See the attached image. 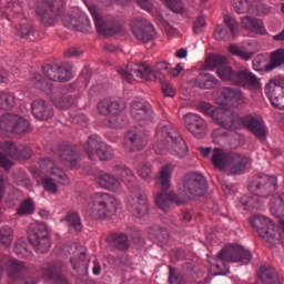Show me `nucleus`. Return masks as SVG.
I'll return each mask as SVG.
<instances>
[{
    "instance_id": "obj_22",
    "label": "nucleus",
    "mask_w": 284,
    "mask_h": 284,
    "mask_svg": "<svg viewBox=\"0 0 284 284\" xmlns=\"http://www.w3.org/2000/svg\"><path fill=\"white\" fill-rule=\"evenodd\" d=\"M39 165L42 174L54 176L61 185H70V179L65 172L59 169L50 159L39 160Z\"/></svg>"
},
{
    "instance_id": "obj_1",
    "label": "nucleus",
    "mask_w": 284,
    "mask_h": 284,
    "mask_svg": "<svg viewBox=\"0 0 284 284\" xmlns=\"http://www.w3.org/2000/svg\"><path fill=\"white\" fill-rule=\"evenodd\" d=\"M120 209V199H116V196L110 193L97 192L88 199L84 206V214L93 219V221H105L116 216Z\"/></svg>"
},
{
    "instance_id": "obj_10",
    "label": "nucleus",
    "mask_w": 284,
    "mask_h": 284,
    "mask_svg": "<svg viewBox=\"0 0 284 284\" xmlns=\"http://www.w3.org/2000/svg\"><path fill=\"white\" fill-rule=\"evenodd\" d=\"M4 270L9 281L12 283L21 281V284H34L33 277H26L27 274H30V266L23 261L10 258L4 263Z\"/></svg>"
},
{
    "instance_id": "obj_55",
    "label": "nucleus",
    "mask_w": 284,
    "mask_h": 284,
    "mask_svg": "<svg viewBox=\"0 0 284 284\" xmlns=\"http://www.w3.org/2000/svg\"><path fill=\"white\" fill-rule=\"evenodd\" d=\"M233 8L237 14L252 11V4L247 0H233Z\"/></svg>"
},
{
    "instance_id": "obj_23",
    "label": "nucleus",
    "mask_w": 284,
    "mask_h": 284,
    "mask_svg": "<svg viewBox=\"0 0 284 284\" xmlns=\"http://www.w3.org/2000/svg\"><path fill=\"white\" fill-rule=\"evenodd\" d=\"M233 85H239L246 90H254V88H258L260 85L258 77L246 69L235 71Z\"/></svg>"
},
{
    "instance_id": "obj_9",
    "label": "nucleus",
    "mask_w": 284,
    "mask_h": 284,
    "mask_svg": "<svg viewBox=\"0 0 284 284\" xmlns=\"http://www.w3.org/2000/svg\"><path fill=\"white\" fill-rule=\"evenodd\" d=\"M29 242L38 254H45L52 247L45 224H31L29 227Z\"/></svg>"
},
{
    "instance_id": "obj_62",
    "label": "nucleus",
    "mask_w": 284,
    "mask_h": 284,
    "mask_svg": "<svg viewBox=\"0 0 284 284\" xmlns=\"http://www.w3.org/2000/svg\"><path fill=\"white\" fill-rule=\"evenodd\" d=\"M34 33V28L30 24H21L19 28L20 37H30V34Z\"/></svg>"
},
{
    "instance_id": "obj_7",
    "label": "nucleus",
    "mask_w": 284,
    "mask_h": 284,
    "mask_svg": "<svg viewBox=\"0 0 284 284\" xmlns=\"http://www.w3.org/2000/svg\"><path fill=\"white\" fill-rule=\"evenodd\" d=\"M125 110V102L118 98H104L98 103V112L102 116H112L109 120V128H123L119 121V114Z\"/></svg>"
},
{
    "instance_id": "obj_43",
    "label": "nucleus",
    "mask_w": 284,
    "mask_h": 284,
    "mask_svg": "<svg viewBox=\"0 0 284 284\" xmlns=\"http://www.w3.org/2000/svg\"><path fill=\"white\" fill-rule=\"evenodd\" d=\"M280 65H284V49H277L272 52L266 70H274L280 68Z\"/></svg>"
},
{
    "instance_id": "obj_27",
    "label": "nucleus",
    "mask_w": 284,
    "mask_h": 284,
    "mask_svg": "<svg viewBox=\"0 0 284 284\" xmlns=\"http://www.w3.org/2000/svg\"><path fill=\"white\" fill-rule=\"evenodd\" d=\"M113 174L116 175L118 179H121L131 192L135 190V187H139L136 184V176H134V173L130 168L125 165H115L113 168Z\"/></svg>"
},
{
    "instance_id": "obj_53",
    "label": "nucleus",
    "mask_w": 284,
    "mask_h": 284,
    "mask_svg": "<svg viewBox=\"0 0 284 284\" xmlns=\"http://www.w3.org/2000/svg\"><path fill=\"white\" fill-rule=\"evenodd\" d=\"M13 128L16 134H23L30 130V122L22 116L16 115V125Z\"/></svg>"
},
{
    "instance_id": "obj_47",
    "label": "nucleus",
    "mask_w": 284,
    "mask_h": 284,
    "mask_svg": "<svg viewBox=\"0 0 284 284\" xmlns=\"http://www.w3.org/2000/svg\"><path fill=\"white\" fill-rule=\"evenodd\" d=\"M225 63H227V58L219 54L209 55L205 61L207 70H214V68L225 65Z\"/></svg>"
},
{
    "instance_id": "obj_31",
    "label": "nucleus",
    "mask_w": 284,
    "mask_h": 284,
    "mask_svg": "<svg viewBox=\"0 0 284 284\" xmlns=\"http://www.w3.org/2000/svg\"><path fill=\"white\" fill-rule=\"evenodd\" d=\"M222 97L231 108H239L245 103V95L240 89L224 88L222 90Z\"/></svg>"
},
{
    "instance_id": "obj_34",
    "label": "nucleus",
    "mask_w": 284,
    "mask_h": 284,
    "mask_svg": "<svg viewBox=\"0 0 284 284\" xmlns=\"http://www.w3.org/2000/svg\"><path fill=\"white\" fill-rule=\"evenodd\" d=\"M155 205L159 207V210H162V212H170L172 205L174 203L179 204V197L174 193H158L155 195Z\"/></svg>"
},
{
    "instance_id": "obj_42",
    "label": "nucleus",
    "mask_w": 284,
    "mask_h": 284,
    "mask_svg": "<svg viewBox=\"0 0 284 284\" xmlns=\"http://www.w3.org/2000/svg\"><path fill=\"white\" fill-rule=\"evenodd\" d=\"M71 265L80 276H83V273L88 272V265L85 266V254L81 252L73 255L71 257Z\"/></svg>"
},
{
    "instance_id": "obj_5",
    "label": "nucleus",
    "mask_w": 284,
    "mask_h": 284,
    "mask_svg": "<svg viewBox=\"0 0 284 284\" xmlns=\"http://www.w3.org/2000/svg\"><path fill=\"white\" fill-rule=\"evenodd\" d=\"M10 156V158H8ZM32 149L18 145L12 142L0 143V165L6 172H10L14 162L10 159H30Z\"/></svg>"
},
{
    "instance_id": "obj_6",
    "label": "nucleus",
    "mask_w": 284,
    "mask_h": 284,
    "mask_svg": "<svg viewBox=\"0 0 284 284\" xmlns=\"http://www.w3.org/2000/svg\"><path fill=\"white\" fill-rule=\"evenodd\" d=\"M199 110L202 112V114H205V116H211L214 123L221 128H224V130H227V128H234L236 123L234 112L230 109H225L223 106L213 109L212 104L201 102L199 104Z\"/></svg>"
},
{
    "instance_id": "obj_25",
    "label": "nucleus",
    "mask_w": 284,
    "mask_h": 284,
    "mask_svg": "<svg viewBox=\"0 0 284 284\" xmlns=\"http://www.w3.org/2000/svg\"><path fill=\"white\" fill-rule=\"evenodd\" d=\"M131 28L135 39L143 43H148L156 37V31L152 24H144L141 21H135L132 22Z\"/></svg>"
},
{
    "instance_id": "obj_50",
    "label": "nucleus",
    "mask_w": 284,
    "mask_h": 284,
    "mask_svg": "<svg viewBox=\"0 0 284 284\" xmlns=\"http://www.w3.org/2000/svg\"><path fill=\"white\" fill-rule=\"evenodd\" d=\"M18 216L34 214V202L31 199L24 200L17 209Z\"/></svg>"
},
{
    "instance_id": "obj_56",
    "label": "nucleus",
    "mask_w": 284,
    "mask_h": 284,
    "mask_svg": "<svg viewBox=\"0 0 284 284\" xmlns=\"http://www.w3.org/2000/svg\"><path fill=\"white\" fill-rule=\"evenodd\" d=\"M207 28V18L205 16H199L193 22L194 34H201L205 32Z\"/></svg>"
},
{
    "instance_id": "obj_41",
    "label": "nucleus",
    "mask_w": 284,
    "mask_h": 284,
    "mask_svg": "<svg viewBox=\"0 0 284 284\" xmlns=\"http://www.w3.org/2000/svg\"><path fill=\"white\" fill-rule=\"evenodd\" d=\"M270 210L274 216H284V193L275 194L270 201Z\"/></svg>"
},
{
    "instance_id": "obj_18",
    "label": "nucleus",
    "mask_w": 284,
    "mask_h": 284,
    "mask_svg": "<svg viewBox=\"0 0 284 284\" xmlns=\"http://www.w3.org/2000/svg\"><path fill=\"white\" fill-rule=\"evenodd\" d=\"M278 190V178L276 175H261L255 181V196L261 199H267L271 194H274Z\"/></svg>"
},
{
    "instance_id": "obj_49",
    "label": "nucleus",
    "mask_w": 284,
    "mask_h": 284,
    "mask_svg": "<svg viewBox=\"0 0 284 284\" xmlns=\"http://www.w3.org/2000/svg\"><path fill=\"white\" fill-rule=\"evenodd\" d=\"M14 239V232L10 226H2L0 229V243L6 245V247H10L12 245V240Z\"/></svg>"
},
{
    "instance_id": "obj_16",
    "label": "nucleus",
    "mask_w": 284,
    "mask_h": 284,
    "mask_svg": "<svg viewBox=\"0 0 284 284\" xmlns=\"http://www.w3.org/2000/svg\"><path fill=\"white\" fill-rule=\"evenodd\" d=\"M119 74L123 77L124 81L128 83H134V81H150V79H156V72L150 67H144V71L139 68V65H128L126 69L119 68Z\"/></svg>"
},
{
    "instance_id": "obj_52",
    "label": "nucleus",
    "mask_w": 284,
    "mask_h": 284,
    "mask_svg": "<svg viewBox=\"0 0 284 284\" xmlns=\"http://www.w3.org/2000/svg\"><path fill=\"white\" fill-rule=\"evenodd\" d=\"M217 77L222 80V81H229L230 83H234V74H236V71L232 70V67H220L217 69Z\"/></svg>"
},
{
    "instance_id": "obj_59",
    "label": "nucleus",
    "mask_w": 284,
    "mask_h": 284,
    "mask_svg": "<svg viewBox=\"0 0 284 284\" xmlns=\"http://www.w3.org/2000/svg\"><path fill=\"white\" fill-rule=\"evenodd\" d=\"M172 12H183V2L181 0H162Z\"/></svg>"
},
{
    "instance_id": "obj_48",
    "label": "nucleus",
    "mask_w": 284,
    "mask_h": 284,
    "mask_svg": "<svg viewBox=\"0 0 284 284\" xmlns=\"http://www.w3.org/2000/svg\"><path fill=\"white\" fill-rule=\"evenodd\" d=\"M242 205L245 210L251 211L261 210V207H263V203H261V199H258V195L252 197L243 196Z\"/></svg>"
},
{
    "instance_id": "obj_21",
    "label": "nucleus",
    "mask_w": 284,
    "mask_h": 284,
    "mask_svg": "<svg viewBox=\"0 0 284 284\" xmlns=\"http://www.w3.org/2000/svg\"><path fill=\"white\" fill-rule=\"evenodd\" d=\"M148 145V134L139 129H131L124 142V150L126 152H136V150H143Z\"/></svg>"
},
{
    "instance_id": "obj_58",
    "label": "nucleus",
    "mask_w": 284,
    "mask_h": 284,
    "mask_svg": "<svg viewBox=\"0 0 284 284\" xmlns=\"http://www.w3.org/2000/svg\"><path fill=\"white\" fill-rule=\"evenodd\" d=\"M224 23L227 26V28L230 29V32H231V34H233V37H236V34H239V22L236 20H234L230 16H225Z\"/></svg>"
},
{
    "instance_id": "obj_11",
    "label": "nucleus",
    "mask_w": 284,
    "mask_h": 284,
    "mask_svg": "<svg viewBox=\"0 0 284 284\" xmlns=\"http://www.w3.org/2000/svg\"><path fill=\"white\" fill-rule=\"evenodd\" d=\"M183 192L189 197L205 195V192H207V179L199 172L187 173L183 178Z\"/></svg>"
},
{
    "instance_id": "obj_30",
    "label": "nucleus",
    "mask_w": 284,
    "mask_h": 284,
    "mask_svg": "<svg viewBox=\"0 0 284 284\" xmlns=\"http://www.w3.org/2000/svg\"><path fill=\"white\" fill-rule=\"evenodd\" d=\"M131 116L134 121H152V109L145 102H133Z\"/></svg>"
},
{
    "instance_id": "obj_45",
    "label": "nucleus",
    "mask_w": 284,
    "mask_h": 284,
    "mask_svg": "<svg viewBox=\"0 0 284 284\" xmlns=\"http://www.w3.org/2000/svg\"><path fill=\"white\" fill-rule=\"evenodd\" d=\"M17 123V115L7 113L0 120V129L4 132H14V125Z\"/></svg>"
},
{
    "instance_id": "obj_32",
    "label": "nucleus",
    "mask_w": 284,
    "mask_h": 284,
    "mask_svg": "<svg viewBox=\"0 0 284 284\" xmlns=\"http://www.w3.org/2000/svg\"><path fill=\"white\" fill-rule=\"evenodd\" d=\"M89 12L92 16V19L94 21V26L97 28V32L99 34H103L104 37H110L114 33V29L110 28L108 22L99 14V11H97V7H89Z\"/></svg>"
},
{
    "instance_id": "obj_64",
    "label": "nucleus",
    "mask_w": 284,
    "mask_h": 284,
    "mask_svg": "<svg viewBox=\"0 0 284 284\" xmlns=\"http://www.w3.org/2000/svg\"><path fill=\"white\" fill-rule=\"evenodd\" d=\"M14 252L18 256H26V252H28V247L22 241H19L14 244Z\"/></svg>"
},
{
    "instance_id": "obj_46",
    "label": "nucleus",
    "mask_w": 284,
    "mask_h": 284,
    "mask_svg": "<svg viewBox=\"0 0 284 284\" xmlns=\"http://www.w3.org/2000/svg\"><path fill=\"white\" fill-rule=\"evenodd\" d=\"M97 156L100 161H111V159H114V150L105 143L100 144L98 152L95 153V159Z\"/></svg>"
},
{
    "instance_id": "obj_4",
    "label": "nucleus",
    "mask_w": 284,
    "mask_h": 284,
    "mask_svg": "<svg viewBox=\"0 0 284 284\" xmlns=\"http://www.w3.org/2000/svg\"><path fill=\"white\" fill-rule=\"evenodd\" d=\"M32 82L34 83L36 88H39L42 92L48 94L49 99L60 110H68L74 105V98L70 95H64L65 89H54L52 83L45 82L41 74L36 73L32 78Z\"/></svg>"
},
{
    "instance_id": "obj_37",
    "label": "nucleus",
    "mask_w": 284,
    "mask_h": 284,
    "mask_svg": "<svg viewBox=\"0 0 284 284\" xmlns=\"http://www.w3.org/2000/svg\"><path fill=\"white\" fill-rule=\"evenodd\" d=\"M106 242L115 250H120L121 252H125L130 247V241L128 240V235L123 233H112L106 237Z\"/></svg>"
},
{
    "instance_id": "obj_60",
    "label": "nucleus",
    "mask_w": 284,
    "mask_h": 284,
    "mask_svg": "<svg viewBox=\"0 0 284 284\" xmlns=\"http://www.w3.org/2000/svg\"><path fill=\"white\" fill-rule=\"evenodd\" d=\"M169 281L171 284H185V280L183 277L176 275V268L170 266V276Z\"/></svg>"
},
{
    "instance_id": "obj_3",
    "label": "nucleus",
    "mask_w": 284,
    "mask_h": 284,
    "mask_svg": "<svg viewBox=\"0 0 284 284\" xmlns=\"http://www.w3.org/2000/svg\"><path fill=\"white\" fill-rule=\"evenodd\" d=\"M156 136L162 143L155 146L156 154H163L161 148H165V143H169L171 154L179 159L187 156V144L172 124L169 123L160 126L156 130Z\"/></svg>"
},
{
    "instance_id": "obj_8",
    "label": "nucleus",
    "mask_w": 284,
    "mask_h": 284,
    "mask_svg": "<svg viewBox=\"0 0 284 284\" xmlns=\"http://www.w3.org/2000/svg\"><path fill=\"white\" fill-rule=\"evenodd\" d=\"M235 118V125L227 128L226 130H239L241 125H244L256 139L260 141H264L267 136V126L265 125V121L258 116L254 115H245L243 118L239 116L237 114L233 113Z\"/></svg>"
},
{
    "instance_id": "obj_26",
    "label": "nucleus",
    "mask_w": 284,
    "mask_h": 284,
    "mask_svg": "<svg viewBox=\"0 0 284 284\" xmlns=\"http://www.w3.org/2000/svg\"><path fill=\"white\" fill-rule=\"evenodd\" d=\"M32 114L39 121H48L54 116V109L45 100H36L31 105Z\"/></svg>"
},
{
    "instance_id": "obj_14",
    "label": "nucleus",
    "mask_w": 284,
    "mask_h": 284,
    "mask_svg": "<svg viewBox=\"0 0 284 284\" xmlns=\"http://www.w3.org/2000/svg\"><path fill=\"white\" fill-rule=\"evenodd\" d=\"M250 223L266 243H274L276 241V226L271 219L265 215H253Z\"/></svg>"
},
{
    "instance_id": "obj_39",
    "label": "nucleus",
    "mask_w": 284,
    "mask_h": 284,
    "mask_svg": "<svg viewBox=\"0 0 284 284\" xmlns=\"http://www.w3.org/2000/svg\"><path fill=\"white\" fill-rule=\"evenodd\" d=\"M104 142L101 141L99 135L89 136L84 151L91 161H97V152H99V148H101Z\"/></svg>"
},
{
    "instance_id": "obj_54",
    "label": "nucleus",
    "mask_w": 284,
    "mask_h": 284,
    "mask_svg": "<svg viewBox=\"0 0 284 284\" xmlns=\"http://www.w3.org/2000/svg\"><path fill=\"white\" fill-rule=\"evenodd\" d=\"M41 183L48 194H57L59 192V184L52 178H42Z\"/></svg>"
},
{
    "instance_id": "obj_38",
    "label": "nucleus",
    "mask_w": 284,
    "mask_h": 284,
    "mask_svg": "<svg viewBox=\"0 0 284 284\" xmlns=\"http://www.w3.org/2000/svg\"><path fill=\"white\" fill-rule=\"evenodd\" d=\"M61 221H65L70 232H82L83 231V222L81 221V215L77 211H69L64 219Z\"/></svg>"
},
{
    "instance_id": "obj_20",
    "label": "nucleus",
    "mask_w": 284,
    "mask_h": 284,
    "mask_svg": "<svg viewBox=\"0 0 284 284\" xmlns=\"http://www.w3.org/2000/svg\"><path fill=\"white\" fill-rule=\"evenodd\" d=\"M184 124L186 130L196 139H203L207 134V122L196 113H187L184 116Z\"/></svg>"
},
{
    "instance_id": "obj_33",
    "label": "nucleus",
    "mask_w": 284,
    "mask_h": 284,
    "mask_svg": "<svg viewBox=\"0 0 284 284\" xmlns=\"http://www.w3.org/2000/svg\"><path fill=\"white\" fill-rule=\"evenodd\" d=\"M60 159L68 168L77 169V146L62 144L60 146Z\"/></svg>"
},
{
    "instance_id": "obj_17",
    "label": "nucleus",
    "mask_w": 284,
    "mask_h": 284,
    "mask_svg": "<svg viewBox=\"0 0 284 284\" xmlns=\"http://www.w3.org/2000/svg\"><path fill=\"white\" fill-rule=\"evenodd\" d=\"M264 90L271 105L277 110H284V79L271 80Z\"/></svg>"
},
{
    "instance_id": "obj_36",
    "label": "nucleus",
    "mask_w": 284,
    "mask_h": 284,
    "mask_svg": "<svg viewBox=\"0 0 284 284\" xmlns=\"http://www.w3.org/2000/svg\"><path fill=\"white\" fill-rule=\"evenodd\" d=\"M43 278L52 281L54 284H70L68 278L59 272L54 265H45L41 270Z\"/></svg>"
},
{
    "instance_id": "obj_51",
    "label": "nucleus",
    "mask_w": 284,
    "mask_h": 284,
    "mask_svg": "<svg viewBox=\"0 0 284 284\" xmlns=\"http://www.w3.org/2000/svg\"><path fill=\"white\" fill-rule=\"evenodd\" d=\"M63 24L70 30H75V32H83V18L68 17L63 20Z\"/></svg>"
},
{
    "instance_id": "obj_13",
    "label": "nucleus",
    "mask_w": 284,
    "mask_h": 284,
    "mask_svg": "<svg viewBox=\"0 0 284 284\" xmlns=\"http://www.w3.org/2000/svg\"><path fill=\"white\" fill-rule=\"evenodd\" d=\"M217 256L225 263H241L242 265H248L250 261H252L250 250L239 244L225 246Z\"/></svg>"
},
{
    "instance_id": "obj_63",
    "label": "nucleus",
    "mask_w": 284,
    "mask_h": 284,
    "mask_svg": "<svg viewBox=\"0 0 284 284\" xmlns=\"http://www.w3.org/2000/svg\"><path fill=\"white\" fill-rule=\"evenodd\" d=\"M214 38L217 41H223V39L227 38V30H225V28H223V26H217L214 31Z\"/></svg>"
},
{
    "instance_id": "obj_15",
    "label": "nucleus",
    "mask_w": 284,
    "mask_h": 284,
    "mask_svg": "<svg viewBox=\"0 0 284 284\" xmlns=\"http://www.w3.org/2000/svg\"><path fill=\"white\" fill-rule=\"evenodd\" d=\"M126 205L128 210H130L133 216H138V219H143V216L148 215L150 210V205L148 204V195L141 192V186H135V189L131 191Z\"/></svg>"
},
{
    "instance_id": "obj_61",
    "label": "nucleus",
    "mask_w": 284,
    "mask_h": 284,
    "mask_svg": "<svg viewBox=\"0 0 284 284\" xmlns=\"http://www.w3.org/2000/svg\"><path fill=\"white\" fill-rule=\"evenodd\" d=\"M162 92L164 97H174L176 94L174 87H172L168 81L162 82Z\"/></svg>"
},
{
    "instance_id": "obj_29",
    "label": "nucleus",
    "mask_w": 284,
    "mask_h": 284,
    "mask_svg": "<svg viewBox=\"0 0 284 284\" xmlns=\"http://www.w3.org/2000/svg\"><path fill=\"white\" fill-rule=\"evenodd\" d=\"M241 24L243 30L253 32V34H267L265 24H263V21H261L258 18H252L250 16L242 17Z\"/></svg>"
},
{
    "instance_id": "obj_19",
    "label": "nucleus",
    "mask_w": 284,
    "mask_h": 284,
    "mask_svg": "<svg viewBox=\"0 0 284 284\" xmlns=\"http://www.w3.org/2000/svg\"><path fill=\"white\" fill-rule=\"evenodd\" d=\"M42 72L47 79L50 81H60V83H65L72 79V67L68 63H62L59 65H44Z\"/></svg>"
},
{
    "instance_id": "obj_44",
    "label": "nucleus",
    "mask_w": 284,
    "mask_h": 284,
    "mask_svg": "<svg viewBox=\"0 0 284 284\" xmlns=\"http://www.w3.org/2000/svg\"><path fill=\"white\" fill-rule=\"evenodd\" d=\"M17 105V97L10 92H0V108L2 110H12Z\"/></svg>"
},
{
    "instance_id": "obj_35",
    "label": "nucleus",
    "mask_w": 284,
    "mask_h": 284,
    "mask_svg": "<svg viewBox=\"0 0 284 284\" xmlns=\"http://www.w3.org/2000/svg\"><path fill=\"white\" fill-rule=\"evenodd\" d=\"M172 172H174V164L172 163L161 168L156 179V185L162 190V192H168V190H170Z\"/></svg>"
},
{
    "instance_id": "obj_40",
    "label": "nucleus",
    "mask_w": 284,
    "mask_h": 284,
    "mask_svg": "<svg viewBox=\"0 0 284 284\" xmlns=\"http://www.w3.org/2000/svg\"><path fill=\"white\" fill-rule=\"evenodd\" d=\"M195 84L199 88H202V90H212V88H216V85H219V79L212 74L200 73L195 78Z\"/></svg>"
},
{
    "instance_id": "obj_57",
    "label": "nucleus",
    "mask_w": 284,
    "mask_h": 284,
    "mask_svg": "<svg viewBox=\"0 0 284 284\" xmlns=\"http://www.w3.org/2000/svg\"><path fill=\"white\" fill-rule=\"evenodd\" d=\"M138 174L146 183H152V181L154 180V175L152 174V168L148 164L141 165L138 170Z\"/></svg>"
},
{
    "instance_id": "obj_28",
    "label": "nucleus",
    "mask_w": 284,
    "mask_h": 284,
    "mask_svg": "<svg viewBox=\"0 0 284 284\" xmlns=\"http://www.w3.org/2000/svg\"><path fill=\"white\" fill-rule=\"evenodd\" d=\"M255 50L256 41L254 40L246 41L243 48H240L236 44H231L229 47L231 54H234V57H240V59H244V61H250V59H252L254 55Z\"/></svg>"
},
{
    "instance_id": "obj_12",
    "label": "nucleus",
    "mask_w": 284,
    "mask_h": 284,
    "mask_svg": "<svg viewBox=\"0 0 284 284\" xmlns=\"http://www.w3.org/2000/svg\"><path fill=\"white\" fill-rule=\"evenodd\" d=\"M61 8H63V0H54L52 3L40 2L36 12L43 26H54L61 17Z\"/></svg>"
},
{
    "instance_id": "obj_24",
    "label": "nucleus",
    "mask_w": 284,
    "mask_h": 284,
    "mask_svg": "<svg viewBox=\"0 0 284 284\" xmlns=\"http://www.w3.org/2000/svg\"><path fill=\"white\" fill-rule=\"evenodd\" d=\"M95 183L102 187V190H108L114 194H121L123 192V184L114 175L105 172H100L95 175Z\"/></svg>"
},
{
    "instance_id": "obj_2",
    "label": "nucleus",
    "mask_w": 284,
    "mask_h": 284,
    "mask_svg": "<svg viewBox=\"0 0 284 284\" xmlns=\"http://www.w3.org/2000/svg\"><path fill=\"white\" fill-rule=\"evenodd\" d=\"M211 163L215 170H220V172H224L231 176H236L247 170V165L252 163V160L247 155L215 148L213 149Z\"/></svg>"
}]
</instances>
